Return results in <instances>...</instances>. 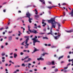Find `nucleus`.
<instances>
[{
    "mask_svg": "<svg viewBox=\"0 0 73 73\" xmlns=\"http://www.w3.org/2000/svg\"><path fill=\"white\" fill-rule=\"evenodd\" d=\"M58 36H54V38L55 40H57V39H58Z\"/></svg>",
    "mask_w": 73,
    "mask_h": 73,
    "instance_id": "nucleus-20",
    "label": "nucleus"
},
{
    "mask_svg": "<svg viewBox=\"0 0 73 73\" xmlns=\"http://www.w3.org/2000/svg\"><path fill=\"white\" fill-rule=\"evenodd\" d=\"M26 32L27 33H28V34H30V33H29V31H27Z\"/></svg>",
    "mask_w": 73,
    "mask_h": 73,
    "instance_id": "nucleus-43",
    "label": "nucleus"
},
{
    "mask_svg": "<svg viewBox=\"0 0 73 73\" xmlns=\"http://www.w3.org/2000/svg\"><path fill=\"white\" fill-rule=\"evenodd\" d=\"M33 45L34 46L35 45V43H36V42L33 40Z\"/></svg>",
    "mask_w": 73,
    "mask_h": 73,
    "instance_id": "nucleus-37",
    "label": "nucleus"
},
{
    "mask_svg": "<svg viewBox=\"0 0 73 73\" xmlns=\"http://www.w3.org/2000/svg\"><path fill=\"white\" fill-rule=\"evenodd\" d=\"M24 42H23L22 43L21 45H24Z\"/></svg>",
    "mask_w": 73,
    "mask_h": 73,
    "instance_id": "nucleus-61",
    "label": "nucleus"
},
{
    "mask_svg": "<svg viewBox=\"0 0 73 73\" xmlns=\"http://www.w3.org/2000/svg\"><path fill=\"white\" fill-rule=\"evenodd\" d=\"M29 38H27L25 40V41L26 42L25 43V44H28V40H29Z\"/></svg>",
    "mask_w": 73,
    "mask_h": 73,
    "instance_id": "nucleus-13",
    "label": "nucleus"
},
{
    "mask_svg": "<svg viewBox=\"0 0 73 73\" xmlns=\"http://www.w3.org/2000/svg\"><path fill=\"white\" fill-rule=\"evenodd\" d=\"M25 48H28V46H27V45H25Z\"/></svg>",
    "mask_w": 73,
    "mask_h": 73,
    "instance_id": "nucleus-39",
    "label": "nucleus"
},
{
    "mask_svg": "<svg viewBox=\"0 0 73 73\" xmlns=\"http://www.w3.org/2000/svg\"><path fill=\"white\" fill-rule=\"evenodd\" d=\"M46 25V23H44V25H43L42 26L43 27H45V25Z\"/></svg>",
    "mask_w": 73,
    "mask_h": 73,
    "instance_id": "nucleus-38",
    "label": "nucleus"
},
{
    "mask_svg": "<svg viewBox=\"0 0 73 73\" xmlns=\"http://www.w3.org/2000/svg\"><path fill=\"white\" fill-rule=\"evenodd\" d=\"M28 65L29 66H30V65H31V63H29L28 64Z\"/></svg>",
    "mask_w": 73,
    "mask_h": 73,
    "instance_id": "nucleus-63",
    "label": "nucleus"
},
{
    "mask_svg": "<svg viewBox=\"0 0 73 73\" xmlns=\"http://www.w3.org/2000/svg\"><path fill=\"white\" fill-rule=\"evenodd\" d=\"M63 14L64 15L63 16H65V12H64Z\"/></svg>",
    "mask_w": 73,
    "mask_h": 73,
    "instance_id": "nucleus-45",
    "label": "nucleus"
},
{
    "mask_svg": "<svg viewBox=\"0 0 73 73\" xmlns=\"http://www.w3.org/2000/svg\"><path fill=\"white\" fill-rule=\"evenodd\" d=\"M39 35H44V34H45V33H39Z\"/></svg>",
    "mask_w": 73,
    "mask_h": 73,
    "instance_id": "nucleus-28",
    "label": "nucleus"
},
{
    "mask_svg": "<svg viewBox=\"0 0 73 73\" xmlns=\"http://www.w3.org/2000/svg\"><path fill=\"white\" fill-rule=\"evenodd\" d=\"M5 62V60L4 59H3L2 60V62Z\"/></svg>",
    "mask_w": 73,
    "mask_h": 73,
    "instance_id": "nucleus-48",
    "label": "nucleus"
},
{
    "mask_svg": "<svg viewBox=\"0 0 73 73\" xmlns=\"http://www.w3.org/2000/svg\"><path fill=\"white\" fill-rule=\"evenodd\" d=\"M29 62L28 60H25L24 62Z\"/></svg>",
    "mask_w": 73,
    "mask_h": 73,
    "instance_id": "nucleus-42",
    "label": "nucleus"
},
{
    "mask_svg": "<svg viewBox=\"0 0 73 73\" xmlns=\"http://www.w3.org/2000/svg\"><path fill=\"white\" fill-rule=\"evenodd\" d=\"M5 28H5V29H8V27L7 26H6L5 27Z\"/></svg>",
    "mask_w": 73,
    "mask_h": 73,
    "instance_id": "nucleus-27",
    "label": "nucleus"
},
{
    "mask_svg": "<svg viewBox=\"0 0 73 73\" xmlns=\"http://www.w3.org/2000/svg\"><path fill=\"white\" fill-rule=\"evenodd\" d=\"M4 29V27H2V28L0 29V31H2L3 29Z\"/></svg>",
    "mask_w": 73,
    "mask_h": 73,
    "instance_id": "nucleus-40",
    "label": "nucleus"
},
{
    "mask_svg": "<svg viewBox=\"0 0 73 73\" xmlns=\"http://www.w3.org/2000/svg\"><path fill=\"white\" fill-rule=\"evenodd\" d=\"M48 21L49 23H51L52 25H55V27L56 25V24H57L58 25V29H60V27H61L60 23L58 22H57L55 21V17L51 18L50 20H48Z\"/></svg>",
    "mask_w": 73,
    "mask_h": 73,
    "instance_id": "nucleus-1",
    "label": "nucleus"
},
{
    "mask_svg": "<svg viewBox=\"0 0 73 73\" xmlns=\"http://www.w3.org/2000/svg\"><path fill=\"white\" fill-rule=\"evenodd\" d=\"M17 56V54L16 53H14V58H16Z\"/></svg>",
    "mask_w": 73,
    "mask_h": 73,
    "instance_id": "nucleus-14",
    "label": "nucleus"
},
{
    "mask_svg": "<svg viewBox=\"0 0 73 73\" xmlns=\"http://www.w3.org/2000/svg\"><path fill=\"white\" fill-rule=\"evenodd\" d=\"M71 64L70 63H69L67 65V66L68 67V66H69V65H70Z\"/></svg>",
    "mask_w": 73,
    "mask_h": 73,
    "instance_id": "nucleus-26",
    "label": "nucleus"
},
{
    "mask_svg": "<svg viewBox=\"0 0 73 73\" xmlns=\"http://www.w3.org/2000/svg\"><path fill=\"white\" fill-rule=\"evenodd\" d=\"M70 15H71V16L72 17H73V9H72V11H71V13H69Z\"/></svg>",
    "mask_w": 73,
    "mask_h": 73,
    "instance_id": "nucleus-11",
    "label": "nucleus"
},
{
    "mask_svg": "<svg viewBox=\"0 0 73 73\" xmlns=\"http://www.w3.org/2000/svg\"><path fill=\"white\" fill-rule=\"evenodd\" d=\"M8 40L9 41H12V36H9V37Z\"/></svg>",
    "mask_w": 73,
    "mask_h": 73,
    "instance_id": "nucleus-12",
    "label": "nucleus"
},
{
    "mask_svg": "<svg viewBox=\"0 0 73 73\" xmlns=\"http://www.w3.org/2000/svg\"><path fill=\"white\" fill-rule=\"evenodd\" d=\"M62 5H66V4L65 3H64L62 4Z\"/></svg>",
    "mask_w": 73,
    "mask_h": 73,
    "instance_id": "nucleus-55",
    "label": "nucleus"
},
{
    "mask_svg": "<svg viewBox=\"0 0 73 73\" xmlns=\"http://www.w3.org/2000/svg\"><path fill=\"white\" fill-rule=\"evenodd\" d=\"M63 68H64V70H65V69H68V67H67H67H64Z\"/></svg>",
    "mask_w": 73,
    "mask_h": 73,
    "instance_id": "nucleus-23",
    "label": "nucleus"
},
{
    "mask_svg": "<svg viewBox=\"0 0 73 73\" xmlns=\"http://www.w3.org/2000/svg\"><path fill=\"white\" fill-rule=\"evenodd\" d=\"M48 46H51V44H48L47 45Z\"/></svg>",
    "mask_w": 73,
    "mask_h": 73,
    "instance_id": "nucleus-44",
    "label": "nucleus"
},
{
    "mask_svg": "<svg viewBox=\"0 0 73 73\" xmlns=\"http://www.w3.org/2000/svg\"><path fill=\"white\" fill-rule=\"evenodd\" d=\"M20 54L21 55H23V54H24V53H23V52H21Z\"/></svg>",
    "mask_w": 73,
    "mask_h": 73,
    "instance_id": "nucleus-46",
    "label": "nucleus"
},
{
    "mask_svg": "<svg viewBox=\"0 0 73 73\" xmlns=\"http://www.w3.org/2000/svg\"><path fill=\"white\" fill-rule=\"evenodd\" d=\"M31 58H29L28 59V61L29 62V61H31Z\"/></svg>",
    "mask_w": 73,
    "mask_h": 73,
    "instance_id": "nucleus-36",
    "label": "nucleus"
},
{
    "mask_svg": "<svg viewBox=\"0 0 73 73\" xmlns=\"http://www.w3.org/2000/svg\"><path fill=\"white\" fill-rule=\"evenodd\" d=\"M67 58H70V56L69 55H68V56H67Z\"/></svg>",
    "mask_w": 73,
    "mask_h": 73,
    "instance_id": "nucleus-57",
    "label": "nucleus"
},
{
    "mask_svg": "<svg viewBox=\"0 0 73 73\" xmlns=\"http://www.w3.org/2000/svg\"><path fill=\"white\" fill-rule=\"evenodd\" d=\"M28 31H29L31 33H35V34H36V33H38V32H37V31L36 30L33 29V31H32L31 30H30V29L31 28V26L29 25L28 26Z\"/></svg>",
    "mask_w": 73,
    "mask_h": 73,
    "instance_id": "nucleus-3",
    "label": "nucleus"
},
{
    "mask_svg": "<svg viewBox=\"0 0 73 73\" xmlns=\"http://www.w3.org/2000/svg\"><path fill=\"white\" fill-rule=\"evenodd\" d=\"M17 73V71H14L13 73Z\"/></svg>",
    "mask_w": 73,
    "mask_h": 73,
    "instance_id": "nucleus-64",
    "label": "nucleus"
},
{
    "mask_svg": "<svg viewBox=\"0 0 73 73\" xmlns=\"http://www.w3.org/2000/svg\"><path fill=\"white\" fill-rule=\"evenodd\" d=\"M32 7V5H28L25 7V8H29V7Z\"/></svg>",
    "mask_w": 73,
    "mask_h": 73,
    "instance_id": "nucleus-24",
    "label": "nucleus"
},
{
    "mask_svg": "<svg viewBox=\"0 0 73 73\" xmlns=\"http://www.w3.org/2000/svg\"><path fill=\"white\" fill-rule=\"evenodd\" d=\"M70 48V46H68L67 47H66V49H69Z\"/></svg>",
    "mask_w": 73,
    "mask_h": 73,
    "instance_id": "nucleus-22",
    "label": "nucleus"
},
{
    "mask_svg": "<svg viewBox=\"0 0 73 73\" xmlns=\"http://www.w3.org/2000/svg\"><path fill=\"white\" fill-rule=\"evenodd\" d=\"M26 16L25 17H28V18H29V23H32V21H31V20H32V18H30L31 16V14L29 13V12L28 11L26 13Z\"/></svg>",
    "mask_w": 73,
    "mask_h": 73,
    "instance_id": "nucleus-2",
    "label": "nucleus"
},
{
    "mask_svg": "<svg viewBox=\"0 0 73 73\" xmlns=\"http://www.w3.org/2000/svg\"><path fill=\"white\" fill-rule=\"evenodd\" d=\"M22 66H25V64H24V63H23L22 64Z\"/></svg>",
    "mask_w": 73,
    "mask_h": 73,
    "instance_id": "nucleus-29",
    "label": "nucleus"
},
{
    "mask_svg": "<svg viewBox=\"0 0 73 73\" xmlns=\"http://www.w3.org/2000/svg\"><path fill=\"white\" fill-rule=\"evenodd\" d=\"M37 27L38 28H41V26H40V25H39L38 26H37Z\"/></svg>",
    "mask_w": 73,
    "mask_h": 73,
    "instance_id": "nucleus-49",
    "label": "nucleus"
},
{
    "mask_svg": "<svg viewBox=\"0 0 73 73\" xmlns=\"http://www.w3.org/2000/svg\"><path fill=\"white\" fill-rule=\"evenodd\" d=\"M37 50H37V48H35L33 52H32V53H35V52H36Z\"/></svg>",
    "mask_w": 73,
    "mask_h": 73,
    "instance_id": "nucleus-17",
    "label": "nucleus"
},
{
    "mask_svg": "<svg viewBox=\"0 0 73 73\" xmlns=\"http://www.w3.org/2000/svg\"><path fill=\"white\" fill-rule=\"evenodd\" d=\"M65 31L67 33H72V32H73V29H71L69 31H68L66 30H65Z\"/></svg>",
    "mask_w": 73,
    "mask_h": 73,
    "instance_id": "nucleus-6",
    "label": "nucleus"
},
{
    "mask_svg": "<svg viewBox=\"0 0 73 73\" xmlns=\"http://www.w3.org/2000/svg\"><path fill=\"white\" fill-rule=\"evenodd\" d=\"M6 11L5 9H4L3 10V11L4 12H5Z\"/></svg>",
    "mask_w": 73,
    "mask_h": 73,
    "instance_id": "nucleus-62",
    "label": "nucleus"
},
{
    "mask_svg": "<svg viewBox=\"0 0 73 73\" xmlns=\"http://www.w3.org/2000/svg\"><path fill=\"white\" fill-rule=\"evenodd\" d=\"M46 69V67H44V68H43V69L44 70H45Z\"/></svg>",
    "mask_w": 73,
    "mask_h": 73,
    "instance_id": "nucleus-54",
    "label": "nucleus"
},
{
    "mask_svg": "<svg viewBox=\"0 0 73 73\" xmlns=\"http://www.w3.org/2000/svg\"><path fill=\"white\" fill-rule=\"evenodd\" d=\"M44 59L43 58H42L41 57H40L39 58H37V60L38 61H40V60H41V61H44Z\"/></svg>",
    "mask_w": 73,
    "mask_h": 73,
    "instance_id": "nucleus-7",
    "label": "nucleus"
},
{
    "mask_svg": "<svg viewBox=\"0 0 73 73\" xmlns=\"http://www.w3.org/2000/svg\"><path fill=\"white\" fill-rule=\"evenodd\" d=\"M45 53H43L42 54V56H45Z\"/></svg>",
    "mask_w": 73,
    "mask_h": 73,
    "instance_id": "nucleus-52",
    "label": "nucleus"
},
{
    "mask_svg": "<svg viewBox=\"0 0 73 73\" xmlns=\"http://www.w3.org/2000/svg\"><path fill=\"white\" fill-rule=\"evenodd\" d=\"M1 49H3L4 48V46H2L1 47Z\"/></svg>",
    "mask_w": 73,
    "mask_h": 73,
    "instance_id": "nucleus-47",
    "label": "nucleus"
},
{
    "mask_svg": "<svg viewBox=\"0 0 73 73\" xmlns=\"http://www.w3.org/2000/svg\"><path fill=\"white\" fill-rule=\"evenodd\" d=\"M44 21H45V20H44V19H43L42 22V23L43 24H44Z\"/></svg>",
    "mask_w": 73,
    "mask_h": 73,
    "instance_id": "nucleus-25",
    "label": "nucleus"
},
{
    "mask_svg": "<svg viewBox=\"0 0 73 73\" xmlns=\"http://www.w3.org/2000/svg\"><path fill=\"white\" fill-rule=\"evenodd\" d=\"M53 28H56V25H52V27L50 28V33H47V35H50H50H53L52 34V29H53Z\"/></svg>",
    "mask_w": 73,
    "mask_h": 73,
    "instance_id": "nucleus-4",
    "label": "nucleus"
},
{
    "mask_svg": "<svg viewBox=\"0 0 73 73\" xmlns=\"http://www.w3.org/2000/svg\"><path fill=\"white\" fill-rule=\"evenodd\" d=\"M56 6H52L51 7H47V8H48V9H52L53 7H56Z\"/></svg>",
    "mask_w": 73,
    "mask_h": 73,
    "instance_id": "nucleus-9",
    "label": "nucleus"
},
{
    "mask_svg": "<svg viewBox=\"0 0 73 73\" xmlns=\"http://www.w3.org/2000/svg\"><path fill=\"white\" fill-rule=\"evenodd\" d=\"M24 17H20L19 18L20 19H20H23V18H24Z\"/></svg>",
    "mask_w": 73,
    "mask_h": 73,
    "instance_id": "nucleus-35",
    "label": "nucleus"
},
{
    "mask_svg": "<svg viewBox=\"0 0 73 73\" xmlns=\"http://www.w3.org/2000/svg\"><path fill=\"white\" fill-rule=\"evenodd\" d=\"M24 37H25V38H29V36H24Z\"/></svg>",
    "mask_w": 73,
    "mask_h": 73,
    "instance_id": "nucleus-32",
    "label": "nucleus"
},
{
    "mask_svg": "<svg viewBox=\"0 0 73 73\" xmlns=\"http://www.w3.org/2000/svg\"><path fill=\"white\" fill-rule=\"evenodd\" d=\"M5 53H3L2 54V56H5Z\"/></svg>",
    "mask_w": 73,
    "mask_h": 73,
    "instance_id": "nucleus-33",
    "label": "nucleus"
},
{
    "mask_svg": "<svg viewBox=\"0 0 73 73\" xmlns=\"http://www.w3.org/2000/svg\"><path fill=\"white\" fill-rule=\"evenodd\" d=\"M44 31H45V32H46V29H44Z\"/></svg>",
    "mask_w": 73,
    "mask_h": 73,
    "instance_id": "nucleus-59",
    "label": "nucleus"
},
{
    "mask_svg": "<svg viewBox=\"0 0 73 73\" xmlns=\"http://www.w3.org/2000/svg\"><path fill=\"white\" fill-rule=\"evenodd\" d=\"M63 57H64V55H62V56H60L59 57L58 60H60L61 58H63Z\"/></svg>",
    "mask_w": 73,
    "mask_h": 73,
    "instance_id": "nucleus-16",
    "label": "nucleus"
},
{
    "mask_svg": "<svg viewBox=\"0 0 73 73\" xmlns=\"http://www.w3.org/2000/svg\"><path fill=\"white\" fill-rule=\"evenodd\" d=\"M36 38H37V37L35 36L34 38H33L32 39V40H33L34 41H35L36 42H40L38 40V39H36Z\"/></svg>",
    "mask_w": 73,
    "mask_h": 73,
    "instance_id": "nucleus-5",
    "label": "nucleus"
},
{
    "mask_svg": "<svg viewBox=\"0 0 73 73\" xmlns=\"http://www.w3.org/2000/svg\"><path fill=\"white\" fill-rule=\"evenodd\" d=\"M10 58H13V56H10Z\"/></svg>",
    "mask_w": 73,
    "mask_h": 73,
    "instance_id": "nucleus-56",
    "label": "nucleus"
},
{
    "mask_svg": "<svg viewBox=\"0 0 73 73\" xmlns=\"http://www.w3.org/2000/svg\"><path fill=\"white\" fill-rule=\"evenodd\" d=\"M43 39H46V40H48V38L47 37H42Z\"/></svg>",
    "mask_w": 73,
    "mask_h": 73,
    "instance_id": "nucleus-18",
    "label": "nucleus"
},
{
    "mask_svg": "<svg viewBox=\"0 0 73 73\" xmlns=\"http://www.w3.org/2000/svg\"><path fill=\"white\" fill-rule=\"evenodd\" d=\"M29 58V56H28L24 58L25 60H26V59H27V58Z\"/></svg>",
    "mask_w": 73,
    "mask_h": 73,
    "instance_id": "nucleus-31",
    "label": "nucleus"
},
{
    "mask_svg": "<svg viewBox=\"0 0 73 73\" xmlns=\"http://www.w3.org/2000/svg\"><path fill=\"white\" fill-rule=\"evenodd\" d=\"M64 70L63 69H62L61 70H60V71L61 72H64Z\"/></svg>",
    "mask_w": 73,
    "mask_h": 73,
    "instance_id": "nucleus-51",
    "label": "nucleus"
},
{
    "mask_svg": "<svg viewBox=\"0 0 73 73\" xmlns=\"http://www.w3.org/2000/svg\"><path fill=\"white\" fill-rule=\"evenodd\" d=\"M55 66H52V68H55Z\"/></svg>",
    "mask_w": 73,
    "mask_h": 73,
    "instance_id": "nucleus-58",
    "label": "nucleus"
},
{
    "mask_svg": "<svg viewBox=\"0 0 73 73\" xmlns=\"http://www.w3.org/2000/svg\"><path fill=\"white\" fill-rule=\"evenodd\" d=\"M51 64L52 65H55V64H54V61H52Z\"/></svg>",
    "mask_w": 73,
    "mask_h": 73,
    "instance_id": "nucleus-19",
    "label": "nucleus"
},
{
    "mask_svg": "<svg viewBox=\"0 0 73 73\" xmlns=\"http://www.w3.org/2000/svg\"><path fill=\"white\" fill-rule=\"evenodd\" d=\"M2 59H3V60H4V59H5V57H2Z\"/></svg>",
    "mask_w": 73,
    "mask_h": 73,
    "instance_id": "nucleus-60",
    "label": "nucleus"
},
{
    "mask_svg": "<svg viewBox=\"0 0 73 73\" xmlns=\"http://www.w3.org/2000/svg\"><path fill=\"white\" fill-rule=\"evenodd\" d=\"M46 64L48 65H50L52 64V63L50 61H47L46 62Z\"/></svg>",
    "mask_w": 73,
    "mask_h": 73,
    "instance_id": "nucleus-8",
    "label": "nucleus"
},
{
    "mask_svg": "<svg viewBox=\"0 0 73 73\" xmlns=\"http://www.w3.org/2000/svg\"><path fill=\"white\" fill-rule=\"evenodd\" d=\"M68 8L70 10V11H71V9H70V8H71V6H70L69 7H68Z\"/></svg>",
    "mask_w": 73,
    "mask_h": 73,
    "instance_id": "nucleus-34",
    "label": "nucleus"
},
{
    "mask_svg": "<svg viewBox=\"0 0 73 73\" xmlns=\"http://www.w3.org/2000/svg\"><path fill=\"white\" fill-rule=\"evenodd\" d=\"M39 15H36L35 16V18L36 19H37V18H38L39 17Z\"/></svg>",
    "mask_w": 73,
    "mask_h": 73,
    "instance_id": "nucleus-15",
    "label": "nucleus"
},
{
    "mask_svg": "<svg viewBox=\"0 0 73 73\" xmlns=\"http://www.w3.org/2000/svg\"><path fill=\"white\" fill-rule=\"evenodd\" d=\"M55 72V73L57 72L58 71V69H55L54 70Z\"/></svg>",
    "mask_w": 73,
    "mask_h": 73,
    "instance_id": "nucleus-21",
    "label": "nucleus"
},
{
    "mask_svg": "<svg viewBox=\"0 0 73 73\" xmlns=\"http://www.w3.org/2000/svg\"><path fill=\"white\" fill-rule=\"evenodd\" d=\"M63 72H64V73H66L67 71L65 70H64Z\"/></svg>",
    "mask_w": 73,
    "mask_h": 73,
    "instance_id": "nucleus-30",
    "label": "nucleus"
},
{
    "mask_svg": "<svg viewBox=\"0 0 73 73\" xmlns=\"http://www.w3.org/2000/svg\"><path fill=\"white\" fill-rule=\"evenodd\" d=\"M59 29H56L57 31H58V32H59V31H60L59 30Z\"/></svg>",
    "mask_w": 73,
    "mask_h": 73,
    "instance_id": "nucleus-53",
    "label": "nucleus"
},
{
    "mask_svg": "<svg viewBox=\"0 0 73 73\" xmlns=\"http://www.w3.org/2000/svg\"><path fill=\"white\" fill-rule=\"evenodd\" d=\"M48 13L50 15L51 13V12H50V11H48Z\"/></svg>",
    "mask_w": 73,
    "mask_h": 73,
    "instance_id": "nucleus-41",
    "label": "nucleus"
},
{
    "mask_svg": "<svg viewBox=\"0 0 73 73\" xmlns=\"http://www.w3.org/2000/svg\"><path fill=\"white\" fill-rule=\"evenodd\" d=\"M51 48H56V46H52L51 47Z\"/></svg>",
    "mask_w": 73,
    "mask_h": 73,
    "instance_id": "nucleus-50",
    "label": "nucleus"
},
{
    "mask_svg": "<svg viewBox=\"0 0 73 73\" xmlns=\"http://www.w3.org/2000/svg\"><path fill=\"white\" fill-rule=\"evenodd\" d=\"M42 3V4H45V1L44 0H39Z\"/></svg>",
    "mask_w": 73,
    "mask_h": 73,
    "instance_id": "nucleus-10",
    "label": "nucleus"
}]
</instances>
